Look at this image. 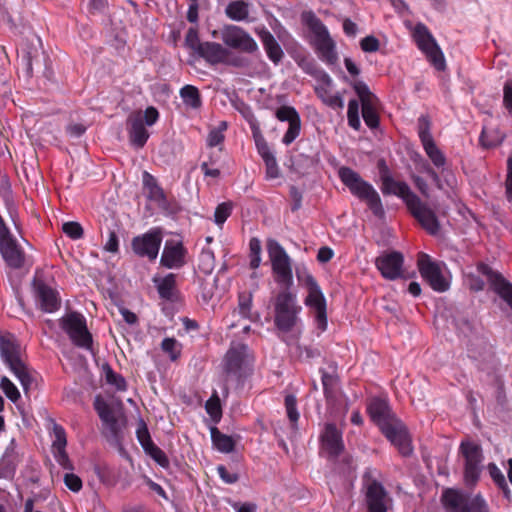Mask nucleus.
I'll use <instances>...</instances> for the list:
<instances>
[{
	"label": "nucleus",
	"mask_w": 512,
	"mask_h": 512,
	"mask_svg": "<svg viewBox=\"0 0 512 512\" xmlns=\"http://www.w3.org/2000/svg\"><path fill=\"white\" fill-rule=\"evenodd\" d=\"M0 357L27 393L34 386V377L21 359L20 344L11 333H0Z\"/></svg>",
	"instance_id": "1"
},
{
	"label": "nucleus",
	"mask_w": 512,
	"mask_h": 512,
	"mask_svg": "<svg viewBox=\"0 0 512 512\" xmlns=\"http://www.w3.org/2000/svg\"><path fill=\"white\" fill-rule=\"evenodd\" d=\"M302 307L297 303L296 294L288 289L278 292L274 300V324L282 333L299 330V314Z\"/></svg>",
	"instance_id": "2"
},
{
	"label": "nucleus",
	"mask_w": 512,
	"mask_h": 512,
	"mask_svg": "<svg viewBox=\"0 0 512 512\" xmlns=\"http://www.w3.org/2000/svg\"><path fill=\"white\" fill-rule=\"evenodd\" d=\"M302 21L313 34V45L319 58L327 65H335L338 62L336 44L327 27L312 11L304 12Z\"/></svg>",
	"instance_id": "3"
},
{
	"label": "nucleus",
	"mask_w": 512,
	"mask_h": 512,
	"mask_svg": "<svg viewBox=\"0 0 512 512\" xmlns=\"http://www.w3.org/2000/svg\"><path fill=\"white\" fill-rule=\"evenodd\" d=\"M339 177L350 192L365 201L375 216L384 215V208L378 192L374 187L363 180L359 174L349 167H341L338 171Z\"/></svg>",
	"instance_id": "4"
},
{
	"label": "nucleus",
	"mask_w": 512,
	"mask_h": 512,
	"mask_svg": "<svg viewBox=\"0 0 512 512\" xmlns=\"http://www.w3.org/2000/svg\"><path fill=\"white\" fill-rule=\"evenodd\" d=\"M296 276L308 291L304 303L313 311L317 328L321 332L325 331L327 328L326 299L320 286L305 268L298 269Z\"/></svg>",
	"instance_id": "5"
},
{
	"label": "nucleus",
	"mask_w": 512,
	"mask_h": 512,
	"mask_svg": "<svg viewBox=\"0 0 512 512\" xmlns=\"http://www.w3.org/2000/svg\"><path fill=\"white\" fill-rule=\"evenodd\" d=\"M441 502L446 512H489V507L480 494L471 495L457 489L444 490Z\"/></svg>",
	"instance_id": "6"
},
{
	"label": "nucleus",
	"mask_w": 512,
	"mask_h": 512,
	"mask_svg": "<svg viewBox=\"0 0 512 512\" xmlns=\"http://www.w3.org/2000/svg\"><path fill=\"white\" fill-rule=\"evenodd\" d=\"M268 255L271 261L275 282L283 287V289L290 290L293 285L291 258L277 241H270L268 243Z\"/></svg>",
	"instance_id": "7"
},
{
	"label": "nucleus",
	"mask_w": 512,
	"mask_h": 512,
	"mask_svg": "<svg viewBox=\"0 0 512 512\" xmlns=\"http://www.w3.org/2000/svg\"><path fill=\"white\" fill-rule=\"evenodd\" d=\"M412 37L418 49L426 55L434 67L437 70H443L444 55L428 27L423 23H417L412 31Z\"/></svg>",
	"instance_id": "8"
},
{
	"label": "nucleus",
	"mask_w": 512,
	"mask_h": 512,
	"mask_svg": "<svg viewBox=\"0 0 512 512\" xmlns=\"http://www.w3.org/2000/svg\"><path fill=\"white\" fill-rule=\"evenodd\" d=\"M303 64L299 62V65L303 70L316 77L322 85L315 87L317 96L329 107L333 109H342L344 106L343 99L339 93L332 94L330 87L333 83L332 78L328 73L322 69H318L313 61L302 60Z\"/></svg>",
	"instance_id": "9"
},
{
	"label": "nucleus",
	"mask_w": 512,
	"mask_h": 512,
	"mask_svg": "<svg viewBox=\"0 0 512 512\" xmlns=\"http://www.w3.org/2000/svg\"><path fill=\"white\" fill-rule=\"evenodd\" d=\"M61 328L68 334L71 341L78 347L90 349L92 335L87 329L85 317L78 312H70L60 318Z\"/></svg>",
	"instance_id": "10"
},
{
	"label": "nucleus",
	"mask_w": 512,
	"mask_h": 512,
	"mask_svg": "<svg viewBox=\"0 0 512 512\" xmlns=\"http://www.w3.org/2000/svg\"><path fill=\"white\" fill-rule=\"evenodd\" d=\"M460 452L464 457V480L467 485H474L482 471L483 453L480 445L471 441H462Z\"/></svg>",
	"instance_id": "11"
},
{
	"label": "nucleus",
	"mask_w": 512,
	"mask_h": 512,
	"mask_svg": "<svg viewBox=\"0 0 512 512\" xmlns=\"http://www.w3.org/2000/svg\"><path fill=\"white\" fill-rule=\"evenodd\" d=\"M353 89L361 102V114L365 124L368 128H379L380 103L378 98L362 81L354 82Z\"/></svg>",
	"instance_id": "12"
},
{
	"label": "nucleus",
	"mask_w": 512,
	"mask_h": 512,
	"mask_svg": "<svg viewBox=\"0 0 512 512\" xmlns=\"http://www.w3.org/2000/svg\"><path fill=\"white\" fill-rule=\"evenodd\" d=\"M0 253L7 265L19 269L24 265L25 254L0 216Z\"/></svg>",
	"instance_id": "13"
},
{
	"label": "nucleus",
	"mask_w": 512,
	"mask_h": 512,
	"mask_svg": "<svg viewBox=\"0 0 512 512\" xmlns=\"http://www.w3.org/2000/svg\"><path fill=\"white\" fill-rule=\"evenodd\" d=\"M221 39L226 46L242 53L254 54L259 51L254 38L240 26H224L221 30Z\"/></svg>",
	"instance_id": "14"
},
{
	"label": "nucleus",
	"mask_w": 512,
	"mask_h": 512,
	"mask_svg": "<svg viewBox=\"0 0 512 512\" xmlns=\"http://www.w3.org/2000/svg\"><path fill=\"white\" fill-rule=\"evenodd\" d=\"M162 240V229L160 227H153L146 233L132 239V250L137 256L154 261L159 254Z\"/></svg>",
	"instance_id": "15"
},
{
	"label": "nucleus",
	"mask_w": 512,
	"mask_h": 512,
	"mask_svg": "<svg viewBox=\"0 0 512 512\" xmlns=\"http://www.w3.org/2000/svg\"><path fill=\"white\" fill-rule=\"evenodd\" d=\"M32 288L36 303L42 311L53 313L60 308L61 300L58 292L45 282L42 273L36 272Z\"/></svg>",
	"instance_id": "16"
},
{
	"label": "nucleus",
	"mask_w": 512,
	"mask_h": 512,
	"mask_svg": "<svg viewBox=\"0 0 512 512\" xmlns=\"http://www.w3.org/2000/svg\"><path fill=\"white\" fill-rule=\"evenodd\" d=\"M417 265L421 276L429 283L433 290L445 292L449 289V281L442 274L440 263L433 261L425 253H419Z\"/></svg>",
	"instance_id": "17"
},
{
	"label": "nucleus",
	"mask_w": 512,
	"mask_h": 512,
	"mask_svg": "<svg viewBox=\"0 0 512 512\" xmlns=\"http://www.w3.org/2000/svg\"><path fill=\"white\" fill-rule=\"evenodd\" d=\"M409 212L420 223L421 227L431 235H437L440 231V223L435 211L423 202L416 194L406 204Z\"/></svg>",
	"instance_id": "18"
},
{
	"label": "nucleus",
	"mask_w": 512,
	"mask_h": 512,
	"mask_svg": "<svg viewBox=\"0 0 512 512\" xmlns=\"http://www.w3.org/2000/svg\"><path fill=\"white\" fill-rule=\"evenodd\" d=\"M85 130H27L26 135L32 144L44 146L47 143L60 144L66 140L71 144H78Z\"/></svg>",
	"instance_id": "19"
},
{
	"label": "nucleus",
	"mask_w": 512,
	"mask_h": 512,
	"mask_svg": "<svg viewBox=\"0 0 512 512\" xmlns=\"http://www.w3.org/2000/svg\"><path fill=\"white\" fill-rule=\"evenodd\" d=\"M386 438L399 450L403 456L412 452L410 438L405 425L395 416L379 427Z\"/></svg>",
	"instance_id": "20"
},
{
	"label": "nucleus",
	"mask_w": 512,
	"mask_h": 512,
	"mask_svg": "<svg viewBox=\"0 0 512 512\" xmlns=\"http://www.w3.org/2000/svg\"><path fill=\"white\" fill-rule=\"evenodd\" d=\"M242 364L243 356L239 351L231 349L227 352L225 357V374L223 379L224 397L228 396L231 386L234 384L236 386L240 385L242 380Z\"/></svg>",
	"instance_id": "21"
},
{
	"label": "nucleus",
	"mask_w": 512,
	"mask_h": 512,
	"mask_svg": "<svg viewBox=\"0 0 512 512\" xmlns=\"http://www.w3.org/2000/svg\"><path fill=\"white\" fill-rule=\"evenodd\" d=\"M187 249L177 239L166 240L160 258V264L167 269H180L186 264Z\"/></svg>",
	"instance_id": "22"
},
{
	"label": "nucleus",
	"mask_w": 512,
	"mask_h": 512,
	"mask_svg": "<svg viewBox=\"0 0 512 512\" xmlns=\"http://www.w3.org/2000/svg\"><path fill=\"white\" fill-rule=\"evenodd\" d=\"M477 272L486 277L490 287L497 293L512 309V284L501 274L493 271L488 265L480 263Z\"/></svg>",
	"instance_id": "23"
},
{
	"label": "nucleus",
	"mask_w": 512,
	"mask_h": 512,
	"mask_svg": "<svg viewBox=\"0 0 512 512\" xmlns=\"http://www.w3.org/2000/svg\"><path fill=\"white\" fill-rule=\"evenodd\" d=\"M403 262V255L392 251L378 256L375 265L385 279L395 280L403 275Z\"/></svg>",
	"instance_id": "24"
},
{
	"label": "nucleus",
	"mask_w": 512,
	"mask_h": 512,
	"mask_svg": "<svg viewBox=\"0 0 512 512\" xmlns=\"http://www.w3.org/2000/svg\"><path fill=\"white\" fill-rule=\"evenodd\" d=\"M366 500L368 512H389L390 499L379 482L373 480L368 484Z\"/></svg>",
	"instance_id": "25"
},
{
	"label": "nucleus",
	"mask_w": 512,
	"mask_h": 512,
	"mask_svg": "<svg viewBox=\"0 0 512 512\" xmlns=\"http://www.w3.org/2000/svg\"><path fill=\"white\" fill-rule=\"evenodd\" d=\"M253 138L257 151L263 159L266 166V176L269 179H275L279 176V167L273 152L270 150L267 142L260 133V130H253Z\"/></svg>",
	"instance_id": "26"
},
{
	"label": "nucleus",
	"mask_w": 512,
	"mask_h": 512,
	"mask_svg": "<svg viewBox=\"0 0 512 512\" xmlns=\"http://www.w3.org/2000/svg\"><path fill=\"white\" fill-rule=\"evenodd\" d=\"M54 440L52 443L53 453L56 461L64 469L71 470L73 468L69 457L65 451L67 445L66 433L62 426L57 423L53 424Z\"/></svg>",
	"instance_id": "27"
},
{
	"label": "nucleus",
	"mask_w": 512,
	"mask_h": 512,
	"mask_svg": "<svg viewBox=\"0 0 512 512\" xmlns=\"http://www.w3.org/2000/svg\"><path fill=\"white\" fill-rule=\"evenodd\" d=\"M324 449L330 456H338L344 449L342 434L334 424H327L321 436Z\"/></svg>",
	"instance_id": "28"
},
{
	"label": "nucleus",
	"mask_w": 512,
	"mask_h": 512,
	"mask_svg": "<svg viewBox=\"0 0 512 512\" xmlns=\"http://www.w3.org/2000/svg\"><path fill=\"white\" fill-rule=\"evenodd\" d=\"M196 54L210 64L224 63L228 57V50L216 42H203Z\"/></svg>",
	"instance_id": "29"
},
{
	"label": "nucleus",
	"mask_w": 512,
	"mask_h": 512,
	"mask_svg": "<svg viewBox=\"0 0 512 512\" xmlns=\"http://www.w3.org/2000/svg\"><path fill=\"white\" fill-rule=\"evenodd\" d=\"M381 182V190L383 194L396 195L402 198L405 204H407L415 195L406 182L396 181L392 177V174L383 178Z\"/></svg>",
	"instance_id": "30"
},
{
	"label": "nucleus",
	"mask_w": 512,
	"mask_h": 512,
	"mask_svg": "<svg viewBox=\"0 0 512 512\" xmlns=\"http://www.w3.org/2000/svg\"><path fill=\"white\" fill-rule=\"evenodd\" d=\"M419 138L423 148L432 163L437 168H443L446 164V158L440 149L436 146L429 130H419Z\"/></svg>",
	"instance_id": "31"
},
{
	"label": "nucleus",
	"mask_w": 512,
	"mask_h": 512,
	"mask_svg": "<svg viewBox=\"0 0 512 512\" xmlns=\"http://www.w3.org/2000/svg\"><path fill=\"white\" fill-rule=\"evenodd\" d=\"M368 413L372 420L380 427L395 417L388 402L384 399L374 398L368 405Z\"/></svg>",
	"instance_id": "32"
},
{
	"label": "nucleus",
	"mask_w": 512,
	"mask_h": 512,
	"mask_svg": "<svg viewBox=\"0 0 512 512\" xmlns=\"http://www.w3.org/2000/svg\"><path fill=\"white\" fill-rule=\"evenodd\" d=\"M258 35L262 41V44H263L264 50L267 54V57L275 65L279 64L284 57V52H283L280 44L277 42V40L273 36V34L269 30L264 28L259 32Z\"/></svg>",
	"instance_id": "33"
},
{
	"label": "nucleus",
	"mask_w": 512,
	"mask_h": 512,
	"mask_svg": "<svg viewBox=\"0 0 512 512\" xmlns=\"http://www.w3.org/2000/svg\"><path fill=\"white\" fill-rule=\"evenodd\" d=\"M20 462L19 455L16 451V443L12 440L7 446L0 460V475L4 478L13 477L16 467Z\"/></svg>",
	"instance_id": "34"
},
{
	"label": "nucleus",
	"mask_w": 512,
	"mask_h": 512,
	"mask_svg": "<svg viewBox=\"0 0 512 512\" xmlns=\"http://www.w3.org/2000/svg\"><path fill=\"white\" fill-rule=\"evenodd\" d=\"M142 181L144 189L147 191V197L149 200L163 205L166 203V196L163 189L158 185L157 180L148 172H144L142 175Z\"/></svg>",
	"instance_id": "35"
},
{
	"label": "nucleus",
	"mask_w": 512,
	"mask_h": 512,
	"mask_svg": "<svg viewBox=\"0 0 512 512\" xmlns=\"http://www.w3.org/2000/svg\"><path fill=\"white\" fill-rule=\"evenodd\" d=\"M94 409L101 421L107 425L112 432H115L117 428V419L109 404L101 396L95 397Z\"/></svg>",
	"instance_id": "36"
},
{
	"label": "nucleus",
	"mask_w": 512,
	"mask_h": 512,
	"mask_svg": "<svg viewBox=\"0 0 512 512\" xmlns=\"http://www.w3.org/2000/svg\"><path fill=\"white\" fill-rule=\"evenodd\" d=\"M158 293L161 298L171 300L175 296L176 291V275L173 273L167 274L165 277H154Z\"/></svg>",
	"instance_id": "37"
},
{
	"label": "nucleus",
	"mask_w": 512,
	"mask_h": 512,
	"mask_svg": "<svg viewBox=\"0 0 512 512\" xmlns=\"http://www.w3.org/2000/svg\"><path fill=\"white\" fill-rule=\"evenodd\" d=\"M210 433L212 443L218 451L230 453L234 450L235 441L231 436L221 433L216 427H212Z\"/></svg>",
	"instance_id": "38"
},
{
	"label": "nucleus",
	"mask_w": 512,
	"mask_h": 512,
	"mask_svg": "<svg viewBox=\"0 0 512 512\" xmlns=\"http://www.w3.org/2000/svg\"><path fill=\"white\" fill-rule=\"evenodd\" d=\"M226 16L234 21H244L249 16V4L243 0L230 2L225 8Z\"/></svg>",
	"instance_id": "39"
},
{
	"label": "nucleus",
	"mask_w": 512,
	"mask_h": 512,
	"mask_svg": "<svg viewBox=\"0 0 512 512\" xmlns=\"http://www.w3.org/2000/svg\"><path fill=\"white\" fill-rule=\"evenodd\" d=\"M124 131L126 132V135L122 136L120 131L116 130L114 137L119 141H122L123 139L127 138L129 141V144L136 149L143 147L149 138V134L147 133V130H124Z\"/></svg>",
	"instance_id": "40"
},
{
	"label": "nucleus",
	"mask_w": 512,
	"mask_h": 512,
	"mask_svg": "<svg viewBox=\"0 0 512 512\" xmlns=\"http://www.w3.org/2000/svg\"><path fill=\"white\" fill-rule=\"evenodd\" d=\"M276 118L281 122H288V128H300V116L292 106L283 105L275 112Z\"/></svg>",
	"instance_id": "41"
},
{
	"label": "nucleus",
	"mask_w": 512,
	"mask_h": 512,
	"mask_svg": "<svg viewBox=\"0 0 512 512\" xmlns=\"http://www.w3.org/2000/svg\"><path fill=\"white\" fill-rule=\"evenodd\" d=\"M180 96L183 102L192 108H199L201 106L199 90L193 85H185L182 87L180 90Z\"/></svg>",
	"instance_id": "42"
},
{
	"label": "nucleus",
	"mask_w": 512,
	"mask_h": 512,
	"mask_svg": "<svg viewBox=\"0 0 512 512\" xmlns=\"http://www.w3.org/2000/svg\"><path fill=\"white\" fill-rule=\"evenodd\" d=\"M504 137L501 130H481L479 141L483 147L491 148L500 144Z\"/></svg>",
	"instance_id": "43"
},
{
	"label": "nucleus",
	"mask_w": 512,
	"mask_h": 512,
	"mask_svg": "<svg viewBox=\"0 0 512 512\" xmlns=\"http://www.w3.org/2000/svg\"><path fill=\"white\" fill-rule=\"evenodd\" d=\"M159 118L158 110L152 106L146 108L142 115H139L132 124V128H144V125L152 126Z\"/></svg>",
	"instance_id": "44"
},
{
	"label": "nucleus",
	"mask_w": 512,
	"mask_h": 512,
	"mask_svg": "<svg viewBox=\"0 0 512 512\" xmlns=\"http://www.w3.org/2000/svg\"><path fill=\"white\" fill-rule=\"evenodd\" d=\"M103 370L105 380L109 385L114 386L119 391H125L127 389L126 381L122 375L114 372L108 364L103 366Z\"/></svg>",
	"instance_id": "45"
},
{
	"label": "nucleus",
	"mask_w": 512,
	"mask_h": 512,
	"mask_svg": "<svg viewBox=\"0 0 512 512\" xmlns=\"http://www.w3.org/2000/svg\"><path fill=\"white\" fill-rule=\"evenodd\" d=\"M136 437L143 450L147 449L150 445L154 444L151 439L147 424L143 419H139L136 429Z\"/></svg>",
	"instance_id": "46"
},
{
	"label": "nucleus",
	"mask_w": 512,
	"mask_h": 512,
	"mask_svg": "<svg viewBox=\"0 0 512 512\" xmlns=\"http://www.w3.org/2000/svg\"><path fill=\"white\" fill-rule=\"evenodd\" d=\"M488 470L493 481L500 489L503 490L505 496L508 497L510 490L508 488L504 474L494 463H490L488 465Z\"/></svg>",
	"instance_id": "47"
},
{
	"label": "nucleus",
	"mask_w": 512,
	"mask_h": 512,
	"mask_svg": "<svg viewBox=\"0 0 512 512\" xmlns=\"http://www.w3.org/2000/svg\"><path fill=\"white\" fill-rule=\"evenodd\" d=\"M147 455H149L159 466L162 468H168L170 465L169 459L157 445L152 444L147 449L144 450Z\"/></svg>",
	"instance_id": "48"
},
{
	"label": "nucleus",
	"mask_w": 512,
	"mask_h": 512,
	"mask_svg": "<svg viewBox=\"0 0 512 512\" xmlns=\"http://www.w3.org/2000/svg\"><path fill=\"white\" fill-rule=\"evenodd\" d=\"M206 412L215 420L218 421L221 417V405L220 399L217 394V391H214L211 397L207 400L205 404Z\"/></svg>",
	"instance_id": "49"
},
{
	"label": "nucleus",
	"mask_w": 512,
	"mask_h": 512,
	"mask_svg": "<svg viewBox=\"0 0 512 512\" xmlns=\"http://www.w3.org/2000/svg\"><path fill=\"white\" fill-rule=\"evenodd\" d=\"M0 388L4 392V394L9 398L12 402H16L20 398V392L17 387L11 382V380L3 376L0 380Z\"/></svg>",
	"instance_id": "50"
},
{
	"label": "nucleus",
	"mask_w": 512,
	"mask_h": 512,
	"mask_svg": "<svg viewBox=\"0 0 512 512\" xmlns=\"http://www.w3.org/2000/svg\"><path fill=\"white\" fill-rule=\"evenodd\" d=\"M232 212V203L231 202H223L219 204L214 213V221L217 225L221 226L227 218L231 215Z\"/></svg>",
	"instance_id": "51"
},
{
	"label": "nucleus",
	"mask_w": 512,
	"mask_h": 512,
	"mask_svg": "<svg viewBox=\"0 0 512 512\" xmlns=\"http://www.w3.org/2000/svg\"><path fill=\"white\" fill-rule=\"evenodd\" d=\"M347 118L351 128H360L359 104L355 99L348 103Z\"/></svg>",
	"instance_id": "52"
},
{
	"label": "nucleus",
	"mask_w": 512,
	"mask_h": 512,
	"mask_svg": "<svg viewBox=\"0 0 512 512\" xmlns=\"http://www.w3.org/2000/svg\"><path fill=\"white\" fill-rule=\"evenodd\" d=\"M215 267V256L210 249H203L200 255V268L205 273H210Z\"/></svg>",
	"instance_id": "53"
},
{
	"label": "nucleus",
	"mask_w": 512,
	"mask_h": 512,
	"mask_svg": "<svg viewBox=\"0 0 512 512\" xmlns=\"http://www.w3.org/2000/svg\"><path fill=\"white\" fill-rule=\"evenodd\" d=\"M285 407L287 416L290 422L294 425L299 419V413L297 411V401L295 396L287 395L285 397Z\"/></svg>",
	"instance_id": "54"
},
{
	"label": "nucleus",
	"mask_w": 512,
	"mask_h": 512,
	"mask_svg": "<svg viewBox=\"0 0 512 512\" xmlns=\"http://www.w3.org/2000/svg\"><path fill=\"white\" fill-rule=\"evenodd\" d=\"M202 43L199 39L198 29L190 27L185 36V45L196 53Z\"/></svg>",
	"instance_id": "55"
},
{
	"label": "nucleus",
	"mask_w": 512,
	"mask_h": 512,
	"mask_svg": "<svg viewBox=\"0 0 512 512\" xmlns=\"http://www.w3.org/2000/svg\"><path fill=\"white\" fill-rule=\"evenodd\" d=\"M63 232L70 238L76 240L83 236V228L78 222H66L62 226Z\"/></svg>",
	"instance_id": "56"
},
{
	"label": "nucleus",
	"mask_w": 512,
	"mask_h": 512,
	"mask_svg": "<svg viewBox=\"0 0 512 512\" xmlns=\"http://www.w3.org/2000/svg\"><path fill=\"white\" fill-rule=\"evenodd\" d=\"M360 47L364 52L372 53L379 50L380 42L375 36L369 35L360 41Z\"/></svg>",
	"instance_id": "57"
},
{
	"label": "nucleus",
	"mask_w": 512,
	"mask_h": 512,
	"mask_svg": "<svg viewBox=\"0 0 512 512\" xmlns=\"http://www.w3.org/2000/svg\"><path fill=\"white\" fill-rule=\"evenodd\" d=\"M164 352L169 353L172 360L179 356L178 342L174 338H165L161 343Z\"/></svg>",
	"instance_id": "58"
},
{
	"label": "nucleus",
	"mask_w": 512,
	"mask_h": 512,
	"mask_svg": "<svg viewBox=\"0 0 512 512\" xmlns=\"http://www.w3.org/2000/svg\"><path fill=\"white\" fill-rule=\"evenodd\" d=\"M251 307H252L251 294L240 295L239 296V314L244 318H250Z\"/></svg>",
	"instance_id": "59"
},
{
	"label": "nucleus",
	"mask_w": 512,
	"mask_h": 512,
	"mask_svg": "<svg viewBox=\"0 0 512 512\" xmlns=\"http://www.w3.org/2000/svg\"><path fill=\"white\" fill-rule=\"evenodd\" d=\"M224 138L222 130H210L206 139L207 145L210 148L219 146V150H222Z\"/></svg>",
	"instance_id": "60"
},
{
	"label": "nucleus",
	"mask_w": 512,
	"mask_h": 512,
	"mask_svg": "<svg viewBox=\"0 0 512 512\" xmlns=\"http://www.w3.org/2000/svg\"><path fill=\"white\" fill-rule=\"evenodd\" d=\"M64 483L73 492H79L82 488V480L73 473L65 474Z\"/></svg>",
	"instance_id": "61"
},
{
	"label": "nucleus",
	"mask_w": 512,
	"mask_h": 512,
	"mask_svg": "<svg viewBox=\"0 0 512 512\" xmlns=\"http://www.w3.org/2000/svg\"><path fill=\"white\" fill-rule=\"evenodd\" d=\"M503 105L509 112H512V81L511 80H507L503 87Z\"/></svg>",
	"instance_id": "62"
},
{
	"label": "nucleus",
	"mask_w": 512,
	"mask_h": 512,
	"mask_svg": "<svg viewBox=\"0 0 512 512\" xmlns=\"http://www.w3.org/2000/svg\"><path fill=\"white\" fill-rule=\"evenodd\" d=\"M424 171L429 175V177L433 180L434 184L439 190H445V185L440 177V174L437 173L429 164H425L423 166Z\"/></svg>",
	"instance_id": "63"
},
{
	"label": "nucleus",
	"mask_w": 512,
	"mask_h": 512,
	"mask_svg": "<svg viewBox=\"0 0 512 512\" xmlns=\"http://www.w3.org/2000/svg\"><path fill=\"white\" fill-rule=\"evenodd\" d=\"M506 193L508 199L512 201V155L507 159Z\"/></svg>",
	"instance_id": "64"
}]
</instances>
